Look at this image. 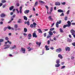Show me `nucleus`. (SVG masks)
Segmentation results:
<instances>
[{"label": "nucleus", "instance_id": "nucleus-34", "mask_svg": "<svg viewBox=\"0 0 75 75\" xmlns=\"http://www.w3.org/2000/svg\"><path fill=\"white\" fill-rule=\"evenodd\" d=\"M54 29H55V28H51L50 29V31H53V30H54Z\"/></svg>", "mask_w": 75, "mask_h": 75}, {"label": "nucleus", "instance_id": "nucleus-29", "mask_svg": "<svg viewBox=\"0 0 75 75\" xmlns=\"http://www.w3.org/2000/svg\"><path fill=\"white\" fill-rule=\"evenodd\" d=\"M39 3H42V4H44V3H45L44 1H39Z\"/></svg>", "mask_w": 75, "mask_h": 75}, {"label": "nucleus", "instance_id": "nucleus-52", "mask_svg": "<svg viewBox=\"0 0 75 75\" xmlns=\"http://www.w3.org/2000/svg\"><path fill=\"white\" fill-rule=\"evenodd\" d=\"M4 41L3 39H0V42H3Z\"/></svg>", "mask_w": 75, "mask_h": 75}, {"label": "nucleus", "instance_id": "nucleus-55", "mask_svg": "<svg viewBox=\"0 0 75 75\" xmlns=\"http://www.w3.org/2000/svg\"><path fill=\"white\" fill-rule=\"evenodd\" d=\"M53 9V8H52V7L51 8L50 11H51V12H52V11Z\"/></svg>", "mask_w": 75, "mask_h": 75}, {"label": "nucleus", "instance_id": "nucleus-46", "mask_svg": "<svg viewBox=\"0 0 75 75\" xmlns=\"http://www.w3.org/2000/svg\"><path fill=\"white\" fill-rule=\"evenodd\" d=\"M45 7L47 9V10H48V6H46Z\"/></svg>", "mask_w": 75, "mask_h": 75}, {"label": "nucleus", "instance_id": "nucleus-62", "mask_svg": "<svg viewBox=\"0 0 75 75\" xmlns=\"http://www.w3.org/2000/svg\"><path fill=\"white\" fill-rule=\"evenodd\" d=\"M50 37H51V36H50V35L48 36L47 37V38H50Z\"/></svg>", "mask_w": 75, "mask_h": 75}, {"label": "nucleus", "instance_id": "nucleus-17", "mask_svg": "<svg viewBox=\"0 0 75 75\" xmlns=\"http://www.w3.org/2000/svg\"><path fill=\"white\" fill-rule=\"evenodd\" d=\"M36 43L37 45H38L39 46H40V45L41 44V42H40L39 43V42H36Z\"/></svg>", "mask_w": 75, "mask_h": 75}, {"label": "nucleus", "instance_id": "nucleus-40", "mask_svg": "<svg viewBox=\"0 0 75 75\" xmlns=\"http://www.w3.org/2000/svg\"><path fill=\"white\" fill-rule=\"evenodd\" d=\"M60 16H64V13H62L60 15Z\"/></svg>", "mask_w": 75, "mask_h": 75}, {"label": "nucleus", "instance_id": "nucleus-44", "mask_svg": "<svg viewBox=\"0 0 75 75\" xmlns=\"http://www.w3.org/2000/svg\"><path fill=\"white\" fill-rule=\"evenodd\" d=\"M20 6V5L18 3H17L16 4V6H17V7H18V6Z\"/></svg>", "mask_w": 75, "mask_h": 75}, {"label": "nucleus", "instance_id": "nucleus-25", "mask_svg": "<svg viewBox=\"0 0 75 75\" xmlns=\"http://www.w3.org/2000/svg\"><path fill=\"white\" fill-rule=\"evenodd\" d=\"M59 66H60V64H56L55 65V67H59Z\"/></svg>", "mask_w": 75, "mask_h": 75}, {"label": "nucleus", "instance_id": "nucleus-56", "mask_svg": "<svg viewBox=\"0 0 75 75\" xmlns=\"http://www.w3.org/2000/svg\"><path fill=\"white\" fill-rule=\"evenodd\" d=\"M0 24H3V21H1L0 22Z\"/></svg>", "mask_w": 75, "mask_h": 75}, {"label": "nucleus", "instance_id": "nucleus-53", "mask_svg": "<svg viewBox=\"0 0 75 75\" xmlns=\"http://www.w3.org/2000/svg\"><path fill=\"white\" fill-rule=\"evenodd\" d=\"M68 18L67 17H65V20H67V19Z\"/></svg>", "mask_w": 75, "mask_h": 75}, {"label": "nucleus", "instance_id": "nucleus-9", "mask_svg": "<svg viewBox=\"0 0 75 75\" xmlns=\"http://www.w3.org/2000/svg\"><path fill=\"white\" fill-rule=\"evenodd\" d=\"M16 45H14L13 46L11 47L10 48V50H13V49H16Z\"/></svg>", "mask_w": 75, "mask_h": 75}, {"label": "nucleus", "instance_id": "nucleus-5", "mask_svg": "<svg viewBox=\"0 0 75 75\" xmlns=\"http://www.w3.org/2000/svg\"><path fill=\"white\" fill-rule=\"evenodd\" d=\"M61 51H62V50L61 49H57L56 50V52L58 53L60 52Z\"/></svg>", "mask_w": 75, "mask_h": 75}, {"label": "nucleus", "instance_id": "nucleus-32", "mask_svg": "<svg viewBox=\"0 0 75 75\" xmlns=\"http://www.w3.org/2000/svg\"><path fill=\"white\" fill-rule=\"evenodd\" d=\"M14 27L15 28H17V27H18V26L17 25L15 24L14 25Z\"/></svg>", "mask_w": 75, "mask_h": 75}, {"label": "nucleus", "instance_id": "nucleus-10", "mask_svg": "<svg viewBox=\"0 0 75 75\" xmlns=\"http://www.w3.org/2000/svg\"><path fill=\"white\" fill-rule=\"evenodd\" d=\"M55 4L56 6H60L61 3H60L57 2L55 3Z\"/></svg>", "mask_w": 75, "mask_h": 75}, {"label": "nucleus", "instance_id": "nucleus-61", "mask_svg": "<svg viewBox=\"0 0 75 75\" xmlns=\"http://www.w3.org/2000/svg\"><path fill=\"white\" fill-rule=\"evenodd\" d=\"M6 29H7V28L6 27L4 29V31H6Z\"/></svg>", "mask_w": 75, "mask_h": 75}, {"label": "nucleus", "instance_id": "nucleus-47", "mask_svg": "<svg viewBox=\"0 0 75 75\" xmlns=\"http://www.w3.org/2000/svg\"><path fill=\"white\" fill-rule=\"evenodd\" d=\"M6 4L4 5H3L2 7L3 8H4V7H6Z\"/></svg>", "mask_w": 75, "mask_h": 75}, {"label": "nucleus", "instance_id": "nucleus-13", "mask_svg": "<svg viewBox=\"0 0 75 75\" xmlns=\"http://www.w3.org/2000/svg\"><path fill=\"white\" fill-rule=\"evenodd\" d=\"M45 47L46 48V50L47 51V50H50V49L49 48V47H48L47 45H46L45 46Z\"/></svg>", "mask_w": 75, "mask_h": 75}, {"label": "nucleus", "instance_id": "nucleus-4", "mask_svg": "<svg viewBox=\"0 0 75 75\" xmlns=\"http://www.w3.org/2000/svg\"><path fill=\"white\" fill-rule=\"evenodd\" d=\"M21 51H22L23 53H25V49L23 47H21Z\"/></svg>", "mask_w": 75, "mask_h": 75}, {"label": "nucleus", "instance_id": "nucleus-20", "mask_svg": "<svg viewBox=\"0 0 75 75\" xmlns=\"http://www.w3.org/2000/svg\"><path fill=\"white\" fill-rule=\"evenodd\" d=\"M38 31V32L39 33H42V30L40 29H38L37 30Z\"/></svg>", "mask_w": 75, "mask_h": 75}, {"label": "nucleus", "instance_id": "nucleus-35", "mask_svg": "<svg viewBox=\"0 0 75 75\" xmlns=\"http://www.w3.org/2000/svg\"><path fill=\"white\" fill-rule=\"evenodd\" d=\"M57 37H54V38H53V40H54V41H56V40H57Z\"/></svg>", "mask_w": 75, "mask_h": 75}, {"label": "nucleus", "instance_id": "nucleus-2", "mask_svg": "<svg viewBox=\"0 0 75 75\" xmlns=\"http://www.w3.org/2000/svg\"><path fill=\"white\" fill-rule=\"evenodd\" d=\"M61 23V21H59V22H57L56 24V26L57 28L59 27V25L58 24H60Z\"/></svg>", "mask_w": 75, "mask_h": 75}, {"label": "nucleus", "instance_id": "nucleus-1", "mask_svg": "<svg viewBox=\"0 0 75 75\" xmlns=\"http://www.w3.org/2000/svg\"><path fill=\"white\" fill-rule=\"evenodd\" d=\"M67 24H67L66 25H64L63 26V28H65L67 27H69L71 26V22L70 21H68L67 22Z\"/></svg>", "mask_w": 75, "mask_h": 75}, {"label": "nucleus", "instance_id": "nucleus-54", "mask_svg": "<svg viewBox=\"0 0 75 75\" xmlns=\"http://www.w3.org/2000/svg\"><path fill=\"white\" fill-rule=\"evenodd\" d=\"M50 40H48L47 41L48 44H50Z\"/></svg>", "mask_w": 75, "mask_h": 75}, {"label": "nucleus", "instance_id": "nucleus-38", "mask_svg": "<svg viewBox=\"0 0 75 75\" xmlns=\"http://www.w3.org/2000/svg\"><path fill=\"white\" fill-rule=\"evenodd\" d=\"M33 25H34V26H35L37 25V24H36V23H35V22H34L33 23Z\"/></svg>", "mask_w": 75, "mask_h": 75}, {"label": "nucleus", "instance_id": "nucleus-58", "mask_svg": "<svg viewBox=\"0 0 75 75\" xmlns=\"http://www.w3.org/2000/svg\"><path fill=\"white\" fill-rule=\"evenodd\" d=\"M3 5V4L2 3H0V7H1V6H2Z\"/></svg>", "mask_w": 75, "mask_h": 75}, {"label": "nucleus", "instance_id": "nucleus-28", "mask_svg": "<svg viewBox=\"0 0 75 75\" xmlns=\"http://www.w3.org/2000/svg\"><path fill=\"white\" fill-rule=\"evenodd\" d=\"M18 23H21V19H19L18 21Z\"/></svg>", "mask_w": 75, "mask_h": 75}, {"label": "nucleus", "instance_id": "nucleus-12", "mask_svg": "<svg viewBox=\"0 0 75 75\" xmlns=\"http://www.w3.org/2000/svg\"><path fill=\"white\" fill-rule=\"evenodd\" d=\"M48 18L49 20H50V21H52L53 20V19H52L51 16H49Z\"/></svg>", "mask_w": 75, "mask_h": 75}, {"label": "nucleus", "instance_id": "nucleus-7", "mask_svg": "<svg viewBox=\"0 0 75 75\" xmlns=\"http://www.w3.org/2000/svg\"><path fill=\"white\" fill-rule=\"evenodd\" d=\"M66 50L67 51H70V47H67L65 48Z\"/></svg>", "mask_w": 75, "mask_h": 75}, {"label": "nucleus", "instance_id": "nucleus-43", "mask_svg": "<svg viewBox=\"0 0 75 75\" xmlns=\"http://www.w3.org/2000/svg\"><path fill=\"white\" fill-rule=\"evenodd\" d=\"M27 24L28 25H30V22H29V21H27Z\"/></svg>", "mask_w": 75, "mask_h": 75}, {"label": "nucleus", "instance_id": "nucleus-14", "mask_svg": "<svg viewBox=\"0 0 75 75\" xmlns=\"http://www.w3.org/2000/svg\"><path fill=\"white\" fill-rule=\"evenodd\" d=\"M58 12H59V13H62V12H64V11L61 9H59L57 10Z\"/></svg>", "mask_w": 75, "mask_h": 75}, {"label": "nucleus", "instance_id": "nucleus-37", "mask_svg": "<svg viewBox=\"0 0 75 75\" xmlns=\"http://www.w3.org/2000/svg\"><path fill=\"white\" fill-rule=\"evenodd\" d=\"M32 36V35H31V34H29L28 35V37H31Z\"/></svg>", "mask_w": 75, "mask_h": 75}, {"label": "nucleus", "instance_id": "nucleus-33", "mask_svg": "<svg viewBox=\"0 0 75 75\" xmlns=\"http://www.w3.org/2000/svg\"><path fill=\"white\" fill-rule=\"evenodd\" d=\"M11 20H10L8 22V23H10L11 22V21H13V18H11Z\"/></svg>", "mask_w": 75, "mask_h": 75}, {"label": "nucleus", "instance_id": "nucleus-19", "mask_svg": "<svg viewBox=\"0 0 75 75\" xmlns=\"http://www.w3.org/2000/svg\"><path fill=\"white\" fill-rule=\"evenodd\" d=\"M14 8V6H12L11 7L9 8V10H12Z\"/></svg>", "mask_w": 75, "mask_h": 75}, {"label": "nucleus", "instance_id": "nucleus-11", "mask_svg": "<svg viewBox=\"0 0 75 75\" xmlns=\"http://www.w3.org/2000/svg\"><path fill=\"white\" fill-rule=\"evenodd\" d=\"M5 16H6V14H5L4 13H2L1 15V17H2V18L5 17Z\"/></svg>", "mask_w": 75, "mask_h": 75}, {"label": "nucleus", "instance_id": "nucleus-51", "mask_svg": "<svg viewBox=\"0 0 75 75\" xmlns=\"http://www.w3.org/2000/svg\"><path fill=\"white\" fill-rule=\"evenodd\" d=\"M72 45H73V46H75V42L72 43Z\"/></svg>", "mask_w": 75, "mask_h": 75}, {"label": "nucleus", "instance_id": "nucleus-21", "mask_svg": "<svg viewBox=\"0 0 75 75\" xmlns=\"http://www.w3.org/2000/svg\"><path fill=\"white\" fill-rule=\"evenodd\" d=\"M49 33L50 35H53V33H52V32H51V31H50L49 32Z\"/></svg>", "mask_w": 75, "mask_h": 75}, {"label": "nucleus", "instance_id": "nucleus-27", "mask_svg": "<svg viewBox=\"0 0 75 75\" xmlns=\"http://www.w3.org/2000/svg\"><path fill=\"white\" fill-rule=\"evenodd\" d=\"M38 5V2H36L35 3L34 6H37Z\"/></svg>", "mask_w": 75, "mask_h": 75}, {"label": "nucleus", "instance_id": "nucleus-26", "mask_svg": "<svg viewBox=\"0 0 75 75\" xmlns=\"http://www.w3.org/2000/svg\"><path fill=\"white\" fill-rule=\"evenodd\" d=\"M56 63L57 64H59V59H58L56 61Z\"/></svg>", "mask_w": 75, "mask_h": 75}, {"label": "nucleus", "instance_id": "nucleus-39", "mask_svg": "<svg viewBox=\"0 0 75 75\" xmlns=\"http://www.w3.org/2000/svg\"><path fill=\"white\" fill-rule=\"evenodd\" d=\"M7 42L8 43H9L10 44H12V43L11 42H10V41H9V40H7Z\"/></svg>", "mask_w": 75, "mask_h": 75}, {"label": "nucleus", "instance_id": "nucleus-30", "mask_svg": "<svg viewBox=\"0 0 75 75\" xmlns=\"http://www.w3.org/2000/svg\"><path fill=\"white\" fill-rule=\"evenodd\" d=\"M24 32H25V33H26V32H27V29L26 28H24Z\"/></svg>", "mask_w": 75, "mask_h": 75}, {"label": "nucleus", "instance_id": "nucleus-42", "mask_svg": "<svg viewBox=\"0 0 75 75\" xmlns=\"http://www.w3.org/2000/svg\"><path fill=\"white\" fill-rule=\"evenodd\" d=\"M5 40H8V38L7 37H6Z\"/></svg>", "mask_w": 75, "mask_h": 75}, {"label": "nucleus", "instance_id": "nucleus-16", "mask_svg": "<svg viewBox=\"0 0 75 75\" xmlns=\"http://www.w3.org/2000/svg\"><path fill=\"white\" fill-rule=\"evenodd\" d=\"M29 10H26L24 12V13L25 14H28L29 13Z\"/></svg>", "mask_w": 75, "mask_h": 75}, {"label": "nucleus", "instance_id": "nucleus-6", "mask_svg": "<svg viewBox=\"0 0 75 75\" xmlns=\"http://www.w3.org/2000/svg\"><path fill=\"white\" fill-rule=\"evenodd\" d=\"M4 47H6L4 48V49H7L10 48V45H4Z\"/></svg>", "mask_w": 75, "mask_h": 75}, {"label": "nucleus", "instance_id": "nucleus-64", "mask_svg": "<svg viewBox=\"0 0 75 75\" xmlns=\"http://www.w3.org/2000/svg\"><path fill=\"white\" fill-rule=\"evenodd\" d=\"M72 25H75V23H71Z\"/></svg>", "mask_w": 75, "mask_h": 75}, {"label": "nucleus", "instance_id": "nucleus-63", "mask_svg": "<svg viewBox=\"0 0 75 75\" xmlns=\"http://www.w3.org/2000/svg\"><path fill=\"white\" fill-rule=\"evenodd\" d=\"M24 35H27V34H26V33H25L23 34Z\"/></svg>", "mask_w": 75, "mask_h": 75}, {"label": "nucleus", "instance_id": "nucleus-57", "mask_svg": "<svg viewBox=\"0 0 75 75\" xmlns=\"http://www.w3.org/2000/svg\"><path fill=\"white\" fill-rule=\"evenodd\" d=\"M46 34H47L46 33H45L44 34V36L45 37H46Z\"/></svg>", "mask_w": 75, "mask_h": 75}, {"label": "nucleus", "instance_id": "nucleus-8", "mask_svg": "<svg viewBox=\"0 0 75 75\" xmlns=\"http://www.w3.org/2000/svg\"><path fill=\"white\" fill-rule=\"evenodd\" d=\"M22 8H23V6H20L19 8V11L20 14H21V13H22Z\"/></svg>", "mask_w": 75, "mask_h": 75}, {"label": "nucleus", "instance_id": "nucleus-22", "mask_svg": "<svg viewBox=\"0 0 75 75\" xmlns=\"http://www.w3.org/2000/svg\"><path fill=\"white\" fill-rule=\"evenodd\" d=\"M23 18L25 20H27V17L25 16H23Z\"/></svg>", "mask_w": 75, "mask_h": 75}, {"label": "nucleus", "instance_id": "nucleus-41", "mask_svg": "<svg viewBox=\"0 0 75 75\" xmlns=\"http://www.w3.org/2000/svg\"><path fill=\"white\" fill-rule=\"evenodd\" d=\"M69 10L67 11L66 13L67 14H69Z\"/></svg>", "mask_w": 75, "mask_h": 75}, {"label": "nucleus", "instance_id": "nucleus-48", "mask_svg": "<svg viewBox=\"0 0 75 75\" xmlns=\"http://www.w3.org/2000/svg\"><path fill=\"white\" fill-rule=\"evenodd\" d=\"M65 67V66H64L62 67L61 68V69H64V68Z\"/></svg>", "mask_w": 75, "mask_h": 75}, {"label": "nucleus", "instance_id": "nucleus-31", "mask_svg": "<svg viewBox=\"0 0 75 75\" xmlns=\"http://www.w3.org/2000/svg\"><path fill=\"white\" fill-rule=\"evenodd\" d=\"M71 41H72V40L69 38L68 39V42H71Z\"/></svg>", "mask_w": 75, "mask_h": 75}, {"label": "nucleus", "instance_id": "nucleus-18", "mask_svg": "<svg viewBox=\"0 0 75 75\" xmlns=\"http://www.w3.org/2000/svg\"><path fill=\"white\" fill-rule=\"evenodd\" d=\"M58 57H59V58H61V59H62V55H61V54H59L58 55Z\"/></svg>", "mask_w": 75, "mask_h": 75}, {"label": "nucleus", "instance_id": "nucleus-3", "mask_svg": "<svg viewBox=\"0 0 75 75\" xmlns=\"http://www.w3.org/2000/svg\"><path fill=\"white\" fill-rule=\"evenodd\" d=\"M33 37H35V38H37V36L36 35L35 31L34 33H33Z\"/></svg>", "mask_w": 75, "mask_h": 75}, {"label": "nucleus", "instance_id": "nucleus-60", "mask_svg": "<svg viewBox=\"0 0 75 75\" xmlns=\"http://www.w3.org/2000/svg\"><path fill=\"white\" fill-rule=\"evenodd\" d=\"M50 49L51 50H54V47H50Z\"/></svg>", "mask_w": 75, "mask_h": 75}, {"label": "nucleus", "instance_id": "nucleus-50", "mask_svg": "<svg viewBox=\"0 0 75 75\" xmlns=\"http://www.w3.org/2000/svg\"><path fill=\"white\" fill-rule=\"evenodd\" d=\"M16 10L17 11V13L18 14V13H19V11H18V9H16Z\"/></svg>", "mask_w": 75, "mask_h": 75}, {"label": "nucleus", "instance_id": "nucleus-36", "mask_svg": "<svg viewBox=\"0 0 75 75\" xmlns=\"http://www.w3.org/2000/svg\"><path fill=\"white\" fill-rule=\"evenodd\" d=\"M60 32L61 33H63L64 32L63 31V30H62V29L61 28H60Z\"/></svg>", "mask_w": 75, "mask_h": 75}, {"label": "nucleus", "instance_id": "nucleus-45", "mask_svg": "<svg viewBox=\"0 0 75 75\" xmlns=\"http://www.w3.org/2000/svg\"><path fill=\"white\" fill-rule=\"evenodd\" d=\"M65 4H66V3L65 2L61 3V4H63V5H65Z\"/></svg>", "mask_w": 75, "mask_h": 75}, {"label": "nucleus", "instance_id": "nucleus-49", "mask_svg": "<svg viewBox=\"0 0 75 75\" xmlns=\"http://www.w3.org/2000/svg\"><path fill=\"white\" fill-rule=\"evenodd\" d=\"M55 24V23H53L52 24V26H51V27H53V26Z\"/></svg>", "mask_w": 75, "mask_h": 75}, {"label": "nucleus", "instance_id": "nucleus-59", "mask_svg": "<svg viewBox=\"0 0 75 75\" xmlns=\"http://www.w3.org/2000/svg\"><path fill=\"white\" fill-rule=\"evenodd\" d=\"M50 41H54V40L51 39V38H50Z\"/></svg>", "mask_w": 75, "mask_h": 75}, {"label": "nucleus", "instance_id": "nucleus-15", "mask_svg": "<svg viewBox=\"0 0 75 75\" xmlns=\"http://www.w3.org/2000/svg\"><path fill=\"white\" fill-rule=\"evenodd\" d=\"M30 27L31 28H33V27H34V28H35L36 27V26H34L33 24H31L30 25Z\"/></svg>", "mask_w": 75, "mask_h": 75}, {"label": "nucleus", "instance_id": "nucleus-24", "mask_svg": "<svg viewBox=\"0 0 75 75\" xmlns=\"http://www.w3.org/2000/svg\"><path fill=\"white\" fill-rule=\"evenodd\" d=\"M1 3H6V0H2Z\"/></svg>", "mask_w": 75, "mask_h": 75}, {"label": "nucleus", "instance_id": "nucleus-23", "mask_svg": "<svg viewBox=\"0 0 75 75\" xmlns=\"http://www.w3.org/2000/svg\"><path fill=\"white\" fill-rule=\"evenodd\" d=\"M27 49H28L29 50H28V51H30L32 49L31 48H30V47H27Z\"/></svg>", "mask_w": 75, "mask_h": 75}]
</instances>
